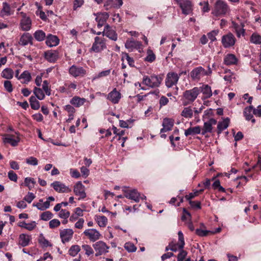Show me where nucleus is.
Returning <instances> with one entry per match:
<instances>
[{
	"instance_id": "nucleus-1",
	"label": "nucleus",
	"mask_w": 261,
	"mask_h": 261,
	"mask_svg": "<svg viewBox=\"0 0 261 261\" xmlns=\"http://www.w3.org/2000/svg\"><path fill=\"white\" fill-rule=\"evenodd\" d=\"M229 12V7L225 1L217 0L214 4L212 13L216 16H222Z\"/></svg>"
},
{
	"instance_id": "nucleus-2",
	"label": "nucleus",
	"mask_w": 261,
	"mask_h": 261,
	"mask_svg": "<svg viewBox=\"0 0 261 261\" xmlns=\"http://www.w3.org/2000/svg\"><path fill=\"white\" fill-rule=\"evenodd\" d=\"M212 72V70L209 66L207 70H205L201 66H199L194 68L191 71L190 75L193 80L199 81L205 76L211 75Z\"/></svg>"
},
{
	"instance_id": "nucleus-3",
	"label": "nucleus",
	"mask_w": 261,
	"mask_h": 261,
	"mask_svg": "<svg viewBox=\"0 0 261 261\" xmlns=\"http://www.w3.org/2000/svg\"><path fill=\"white\" fill-rule=\"evenodd\" d=\"M162 82V78L155 74L150 76L144 75L142 80L143 84L151 88L159 87Z\"/></svg>"
},
{
	"instance_id": "nucleus-4",
	"label": "nucleus",
	"mask_w": 261,
	"mask_h": 261,
	"mask_svg": "<svg viewBox=\"0 0 261 261\" xmlns=\"http://www.w3.org/2000/svg\"><path fill=\"white\" fill-rule=\"evenodd\" d=\"M176 4L181 8L182 13L187 15L192 13L193 10V4L189 0H174Z\"/></svg>"
},
{
	"instance_id": "nucleus-5",
	"label": "nucleus",
	"mask_w": 261,
	"mask_h": 261,
	"mask_svg": "<svg viewBox=\"0 0 261 261\" xmlns=\"http://www.w3.org/2000/svg\"><path fill=\"white\" fill-rule=\"evenodd\" d=\"M122 191L125 194V197L136 202L140 201L141 194L136 189L128 190L126 187H122Z\"/></svg>"
},
{
	"instance_id": "nucleus-6",
	"label": "nucleus",
	"mask_w": 261,
	"mask_h": 261,
	"mask_svg": "<svg viewBox=\"0 0 261 261\" xmlns=\"http://www.w3.org/2000/svg\"><path fill=\"white\" fill-rule=\"evenodd\" d=\"M200 93V88L195 87L192 89L185 91L183 93V96L189 102H192Z\"/></svg>"
},
{
	"instance_id": "nucleus-7",
	"label": "nucleus",
	"mask_w": 261,
	"mask_h": 261,
	"mask_svg": "<svg viewBox=\"0 0 261 261\" xmlns=\"http://www.w3.org/2000/svg\"><path fill=\"white\" fill-rule=\"evenodd\" d=\"M96 253L95 256H98L108 252L110 247L103 241H99L93 245Z\"/></svg>"
},
{
	"instance_id": "nucleus-8",
	"label": "nucleus",
	"mask_w": 261,
	"mask_h": 261,
	"mask_svg": "<svg viewBox=\"0 0 261 261\" xmlns=\"http://www.w3.org/2000/svg\"><path fill=\"white\" fill-rule=\"evenodd\" d=\"M19 14L22 17L20 22V29L23 31L30 30L32 27V20L31 18L23 12H21Z\"/></svg>"
},
{
	"instance_id": "nucleus-9",
	"label": "nucleus",
	"mask_w": 261,
	"mask_h": 261,
	"mask_svg": "<svg viewBox=\"0 0 261 261\" xmlns=\"http://www.w3.org/2000/svg\"><path fill=\"white\" fill-rule=\"evenodd\" d=\"M183 72L179 73V74L174 72H169L167 74L165 84L167 87L170 88L175 85L179 80L180 76L182 74Z\"/></svg>"
},
{
	"instance_id": "nucleus-10",
	"label": "nucleus",
	"mask_w": 261,
	"mask_h": 261,
	"mask_svg": "<svg viewBox=\"0 0 261 261\" xmlns=\"http://www.w3.org/2000/svg\"><path fill=\"white\" fill-rule=\"evenodd\" d=\"M236 42L234 36L231 33L223 35L222 37L221 43L224 48L232 47Z\"/></svg>"
},
{
	"instance_id": "nucleus-11",
	"label": "nucleus",
	"mask_w": 261,
	"mask_h": 261,
	"mask_svg": "<svg viewBox=\"0 0 261 261\" xmlns=\"http://www.w3.org/2000/svg\"><path fill=\"white\" fill-rule=\"evenodd\" d=\"M83 233L90 241L93 242L98 240L101 237L100 233L94 228L87 229Z\"/></svg>"
},
{
	"instance_id": "nucleus-12",
	"label": "nucleus",
	"mask_w": 261,
	"mask_h": 261,
	"mask_svg": "<svg viewBox=\"0 0 261 261\" xmlns=\"http://www.w3.org/2000/svg\"><path fill=\"white\" fill-rule=\"evenodd\" d=\"M106 47V45L103 38L96 37L94 38V42L91 48L93 51L98 53Z\"/></svg>"
},
{
	"instance_id": "nucleus-13",
	"label": "nucleus",
	"mask_w": 261,
	"mask_h": 261,
	"mask_svg": "<svg viewBox=\"0 0 261 261\" xmlns=\"http://www.w3.org/2000/svg\"><path fill=\"white\" fill-rule=\"evenodd\" d=\"M73 192L74 194L78 196V199L81 200L86 197L85 187L81 181H78L74 186Z\"/></svg>"
},
{
	"instance_id": "nucleus-14",
	"label": "nucleus",
	"mask_w": 261,
	"mask_h": 261,
	"mask_svg": "<svg viewBox=\"0 0 261 261\" xmlns=\"http://www.w3.org/2000/svg\"><path fill=\"white\" fill-rule=\"evenodd\" d=\"M69 74L74 77H83L86 74V71L82 67L72 65L69 69Z\"/></svg>"
},
{
	"instance_id": "nucleus-15",
	"label": "nucleus",
	"mask_w": 261,
	"mask_h": 261,
	"mask_svg": "<svg viewBox=\"0 0 261 261\" xmlns=\"http://www.w3.org/2000/svg\"><path fill=\"white\" fill-rule=\"evenodd\" d=\"M73 231L72 229L66 228L60 230V236L63 243L68 242L72 238Z\"/></svg>"
},
{
	"instance_id": "nucleus-16",
	"label": "nucleus",
	"mask_w": 261,
	"mask_h": 261,
	"mask_svg": "<svg viewBox=\"0 0 261 261\" xmlns=\"http://www.w3.org/2000/svg\"><path fill=\"white\" fill-rule=\"evenodd\" d=\"M217 121L213 118L210 119L204 123L203 126L201 130L202 135H205L207 133H212L213 130V125H216Z\"/></svg>"
},
{
	"instance_id": "nucleus-17",
	"label": "nucleus",
	"mask_w": 261,
	"mask_h": 261,
	"mask_svg": "<svg viewBox=\"0 0 261 261\" xmlns=\"http://www.w3.org/2000/svg\"><path fill=\"white\" fill-rule=\"evenodd\" d=\"M174 123V120L172 118H165L163 120V128L161 129V133H165L172 129Z\"/></svg>"
},
{
	"instance_id": "nucleus-18",
	"label": "nucleus",
	"mask_w": 261,
	"mask_h": 261,
	"mask_svg": "<svg viewBox=\"0 0 261 261\" xmlns=\"http://www.w3.org/2000/svg\"><path fill=\"white\" fill-rule=\"evenodd\" d=\"M142 43L138 41H135L133 39H128L125 43V47L129 51H133L134 49L141 48Z\"/></svg>"
},
{
	"instance_id": "nucleus-19",
	"label": "nucleus",
	"mask_w": 261,
	"mask_h": 261,
	"mask_svg": "<svg viewBox=\"0 0 261 261\" xmlns=\"http://www.w3.org/2000/svg\"><path fill=\"white\" fill-rule=\"evenodd\" d=\"M51 186L54 190L59 193L68 192L71 191V190L64 184L60 181H55L51 184Z\"/></svg>"
},
{
	"instance_id": "nucleus-20",
	"label": "nucleus",
	"mask_w": 261,
	"mask_h": 261,
	"mask_svg": "<svg viewBox=\"0 0 261 261\" xmlns=\"http://www.w3.org/2000/svg\"><path fill=\"white\" fill-rule=\"evenodd\" d=\"M102 35L103 36H106L114 41L117 39V35L115 31L108 24L105 26L104 30L102 31Z\"/></svg>"
},
{
	"instance_id": "nucleus-21",
	"label": "nucleus",
	"mask_w": 261,
	"mask_h": 261,
	"mask_svg": "<svg viewBox=\"0 0 261 261\" xmlns=\"http://www.w3.org/2000/svg\"><path fill=\"white\" fill-rule=\"evenodd\" d=\"M96 16L95 20L97 22V28L100 29L104 25L109 17V15L107 12H103L97 13Z\"/></svg>"
},
{
	"instance_id": "nucleus-22",
	"label": "nucleus",
	"mask_w": 261,
	"mask_h": 261,
	"mask_svg": "<svg viewBox=\"0 0 261 261\" xmlns=\"http://www.w3.org/2000/svg\"><path fill=\"white\" fill-rule=\"evenodd\" d=\"M121 93L114 88L108 96L107 99L111 101L113 103L116 104L118 103L121 98Z\"/></svg>"
},
{
	"instance_id": "nucleus-23",
	"label": "nucleus",
	"mask_w": 261,
	"mask_h": 261,
	"mask_svg": "<svg viewBox=\"0 0 261 261\" xmlns=\"http://www.w3.org/2000/svg\"><path fill=\"white\" fill-rule=\"evenodd\" d=\"M44 58L48 62H55L59 58V54L56 50H48L44 53Z\"/></svg>"
},
{
	"instance_id": "nucleus-24",
	"label": "nucleus",
	"mask_w": 261,
	"mask_h": 261,
	"mask_svg": "<svg viewBox=\"0 0 261 261\" xmlns=\"http://www.w3.org/2000/svg\"><path fill=\"white\" fill-rule=\"evenodd\" d=\"M33 37L32 35L29 33L23 34L21 36L19 44L22 46H25L29 44H32Z\"/></svg>"
},
{
	"instance_id": "nucleus-25",
	"label": "nucleus",
	"mask_w": 261,
	"mask_h": 261,
	"mask_svg": "<svg viewBox=\"0 0 261 261\" xmlns=\"http://www.w3.org/2000/svg\"><path fill=\"white\" fill-rule=\"evenodd\" d=\"M14 10L12 9L10 5L6 2L3 3V8L1 11L2 17L10 16L14 13Z\"/></svg>"
},
{
	"instance_id": "nucleus-26",
	"label": "nucleus",
	"mask_w": 261,
	"mask_h": 261,
	"mask_svg": "<svg viewBox=\"0 0 261 261\" xmlns=\"http://www.w3.org/2000/svg\"><path fill=\"white\" fill-rule=\"evenodd\" d=\"M12 135H6L3 138V142L4 143L10 144L13 146L17 145L18 143L19 142L20 139L18 137H17L15 139H14Z\"/></svg>"
},
{
	"instance_id": "nucleus-27",
	"label": "nucleus",
	"mask_w": 261,
	"mask_h": 261,
	"mask_svg": "<svg viewBox=\"0 0 261 261\" xmlns=\"http://www.w3.org/2000/svg\"><path fill=\"white\" fill-rule=\"evenodd\" d=\"M59 43V39L56 36L49 34L46 37V44L47 46H55L58 45Z\"/></svg>"
},
{
	"instance_id": "nucleus-28",
	"label": "nucleus",
	"mask_w": 261,
	"mask_h": 261,
	"mask_svg": "<svg viewBox=\"0 0 261 261\" xmlns=\"http://www.w3.org/2000/svg\"><path fill=\"white\" fill-rule=\"evenodd\" d=\"M32 239L31 236L22 233L19 235V244L22 247H25L29 245Z\"/></svg>"
},
{
	"instance_id": "nucleus-29",
	"label": "nucleus",
	"mask_w": 261,
	"mask_h": 261,
	"mask_svg": "<svg viewBox=\"0 0 261 261\" xmlns=\"http://www.w3.org/2000/svg\"><path fill=\"white\" fill-rule=\"evenodd\" d=\"M237 62L238 59L233 54H227L224 59V63L226 65H235Z\"/></svg>"
},
{
	"instance_id": "nucleus-30",
	"label": "nucleus",
	"mask_w": 261,
	"mask_h": 261,
	"mask_svg": "<svg viewBox=\"0 0 261 261\" xmlns=\"http://www.w3.org/2000/svg\"><path fill=\"white\" fill-rule=\"evenodd\" d=\"M200 88V92H202L204 99L208 98L212 95V92L211 87L208 85H203Z\"/></svg>"
},
{
	"instance_id": "nucleus-31",
	"label": "nucleus",
	"mask_w": 261,
	"mask_h": 261,
	"mask_svg": "<svg viewBox=\"0 0 261 261\" xmlns=\"http://www.w3.org/2000/svg\"><path fill=\"white\" fill-rule=\"evenodd\" d=\"M86 101L84 98H81L79 96H74L70 100V103L76 107H80L83 106Z\"/></svg>"
},
{
	"instance_id": "nucleus-32",
	"label": "nucleus",
	"mask_w": 261,
	"mask_h": 261,
	"mask_svg": "<svg viewBox=\"0 0 261 261\" xmlns=\"http://www.w3.org/2000/svg\"><path fill=\"white\" fill-rule=\"evenodd\" d=\"M201 127L199 126L191 127L185 130V135L186 136H188L189 135L199 134L200 133H201Z\"/></svg>"
},
{
	"instance_id": "nucleus-33",
	"label": "nucleus",
	"mask_w": 261,
	"mask_h": 261,
	"mask_svg": "<svg viewBox=\"0 0 261 261\" xmlns=\"http://www.w3.org/2000/svg\"><path fill=\"white\" fill-rule=\"evenodd\" d=\"M94 219L100 227H105L108 223V219L106 217L104 216L96 215Z\"/></svg>"
},
{
	"instance_id": "nucleus-34",
	"label": "nucleus",
	"mask_w": 261,
	"mask_h": 261,
	"mask_svg": "<svg viewBox=\"0 0 261 261\" xmlns=\"http://www.w3.org/2000/svg\"><path fill=\"white\" fill-rule=\"evenodd\" d=\"M193 115V109L191 107L184 108L181 112V115L186 118H191Z\"/></svg>"
},
{
	"instance_id": "nucleus-35",
	"label": "nucleus",
	"mask_w": 261,
	"mask_h": 261,
	"mask_svg": "<svg viewBox=\"0 0 261 261\" xmlns=\"http://www.w3.org/2000/svg\"><path fill=\"white\" fill-rule=\"evenodd\" d=\"M229 119L227 118L221 122H219L217 126L218 133L220 134L223 130L228 126Z\"/></svg>"
},
{
	"instance_id": "nucleus-36",
	"label": "nucleus",
	"mask_w": 261,
	"mask_h": 261,
	"mask_svg": "<svg viewBox=\"0 0 261 261\" xmlns=\"http://www.w3.org/2000/svg\"><path fill=\"white\" fill-rule=\"evenodd\" d=\"M1 75L4 79L11 80L13 77L14 72L12 69L6 68L3 70Z\"/></svg>"
},
{
	"instance_id": "nucleus-37",
	"label": "nucleus",
	"mask_w": 261,
	"mask_h": 261,
	"mask_svg": "<svg viewBox=\"0 0 261 261\" xmlns=\"http://www.w3.org/2000/svg\"><path fill=\"white\" fill-rule=\"evenodd\" d=\"M250 41L256 45H261V36L257 33H253L250 37Z\"/></svg>"
},
{
	"instance_id": "nucleus-38",
	"label": "nucleus",
	"mask_w": 261,
	"mask_h": 261,
	"mask_svg": "<svg viewBox=\"0 0 261 261\" xmlns=\"http://www.w3.org/2000/svg\"><path fill=\"white\" fill-rule=\"evenodd\" d=\"M253 111V106H249L245 108L244 115L247 121H249L253 117L252 112Z\"/></svg>"
},
{
	"instance_id": "nucleus-39",
	"label": "nucleus",
	"mask_w": 261,
	"mask_h": 261,
	"mask_svg": "<svg viewBox=\"0 0 261 261\" xmlns=\"http://www.w3.org/2000/svg\"><path fill=\"white\" fill-rule=\"evenodd\" d=\"M31 79H32V77H31V74L27 70L23 71L20 75V80L22 79L23 80V81L22 82V83H24V84H28L29 82L31 81Z\"/></svg>"
},
{
	"instance_id": "nucleus-40",
	"label": "nucleus",
	"mask_w": 261,
	"mask_h": 261,
	"mask_svg": "<svg viewBox=\"0 0 261 261\" xmlns=\"http://www.w3.org/2000/svg\"><path fill=\"white\" fill-rule=\"evenodd\" d=\"M30 103L32 109L37 110L40 108V103L35 96H32L30 97Z\"/></svg>"
},
{
	"instance_id": "nucleus-41",
	"label": "nucleus",
	"mask_w": 261,
	"mask_h": 261,
	"mask_svg": "<svg viewBox=\"0 0 261 261\" xmlns=\"http://www.w3.org/2000/svg\"><path fill=\"white\" fill-rule=\"evenodd\" d=\"M33 206L36 207L40 211H44L49 207L50 203L49 202V201H46L43 202V203H41V202H38L36 204L33 203Z\"/></svg>"
},
{
	"instance_id": "nucleus-42",
	"label": "nucleus",
	"mask_w": 261,
	"mask_h": 261,
	"mask_svg": "<svg viewBox=\"0 0 261 261\" xmlns=\"http://www.w3.org/2000/svg\"><path fill=\"white\" fill-rule=\"evenodd\" d=\"M35 39L38 41H42L45 39V33L42 30H37L34 34Z\"/></svg>"
},
{
	"instance_id": "nucleus-43",
	"label": "nucleus",
	"mask_w": 261,
	"mask_h": 261,
	"mask_svg": "<svg viewBox=\"0 0 261 261\" xmlns=\"http://www.w3.org/2000/svg\"><path fill=\"white\" fill-rule=\"evenodd\" d=\"M33 93L35 96L39 100H43L45 97L43 91L39 88L35 87L33 90Z\"/></svg>"
},
{
	"instance_id": "nucleus-44",
	"label": "nucleus",
	"mask_w": 261,
	"mask_h": 261,
	"mask_svg": "<svg viewBox=\"0 0 261 261\" xmlns=\"http://www.w3.org/2000/svg\"><path fill=\"white\" fill-rule=\"evenodd\" d=\"M155 59V56L154 54L153 53V51L150 50L148 49L147 51V56L145 58V60L146 61L149 62H152L154 61Z\"/></svg>"
},
{
	"instance_id": "nucleus-45",
	"label": "nucleus",
	"mask_w": 261,
	"mask_h": 261,
	"mask_svg": "<svg viewBox=\"0 0 261 261\" xmlns=\"http://www.w3.org/2000/svg\"><path fill=\"white\" fill-rule=\"evenodd\" d=\"M35 184V181L34 178L31 177H26L24 179V185L28 187L30 190L33 188Z\"/></svg>"
},
{
	"instance_id": "nucleus-46",
	"label": "nucleus",
	"mask_w": 261,
	"mask_h": 261,
	"mask_svg": "<svg viewBox=\"0 0 261 261\" xmlns=\"http://www.w3.org/2000/svg\"><path fill=\"white\" fill-rule=\"evenodd\" d=\"M124 247L129 252H134L137 250V247L133 243L130 242L126 243Z\"/></svg>"
},
{
	"instance_id": "nucleus-47",
	"label": "nucleus",
	"mask_w": 261,
	"mask_h": 261,
	"mask_svg": "<svg viewBox=\"0 0 261 261\" xmlns=\"http://www.w3.org/2000/svg\"><path fill=\"white\" fill-rule=\"evenodd\" d=\"M53 217V214L49 211H46L43 212L40 215V218L44 221H48L51 219Z\"/></svg>"
},
{
	"instance_id": "nucleus-48",
	"label": "nucleus",
	"mask_w": 261,
	"mask_h": 261,
	"mask_svg": "<svg viewBox=\"0 0 261 261\" xmlns=\"http://www.w3.org/2000/svg\"><path fill=\"white\" fill-rule=\"evenodd\" d=\"M80 251V248L78 245H73L71 247L69 250V254L72 256H75Z\"/></svg>"
},
{
	"instance_id": "nucleus-49",
	"label": "nucleus",
	"mask_w": 261,
	"mask_h": 261,
	"mask_svg": "<svg viewBox=\"0 0 261 261\" xmlns=\"http://www.w3.org/2000/svg\"><path fill=\"white\" fill-rule=\"evenodd\" d=\"M178 248L179 249H183L185 246L184 237L182 232L181 231H179L178 232Z\"/></svg>"
},
{
	"instance_id": "nucleus-50",
	"label": "nucleus",
	"mask_w": 261,
	"mask_h": 261,
	"mask_svg": "<svg viewBox=\"0 0 261 261\" xmlns=\"http://www.w3.org/2000/svg\"><path fill=\"white\" fill-rule=\"evenodd\" d=\"M82 249L85 252V254L87 256H90L94 253V251L92 248L89 245H82Z\"/></svg>"
},
{
	"instance_id": "nucleus-51",
	"label": "nucleus",
	"mask_w": 261,
	"mask_h": 261,
	"mask_svg": "<svg viewBox=\"0 0 261 261\" xmlns=\"http://www.w3.org/2000/svg\"><path fill=\"white\" fill-rule=\"evenodd\" d=\"M70 212L65 209H62L58 214V216L62 219H67L70 216Z\"/></svg>"
},
{
	"instance_id": "nucleus-52",
	"label": "nucleus",
	"mask_w": 261,
	"mask_h": 261,
	"mask_svg": "<svg viewBox=\"0 0 261 261\" xmlns=\"http://www.w3.org/2000/svg\"><path fill=\"white\" fill-rule=\"evenodd\" d=\"M61 224L60 221L57 219L50 220L49 222V228L53 229L59 227Z\"/></svg>"
},
{
	"instance_id": "nucleus-53",
	"label": "nucleus",
	"mask_w": 261,
	"mask_h": 261,
	"mask_svg": "<svg viewBox=\"0 0 261 261\" xmlns=\"http://www.w3.org/2000/svg\"><path fill=\"white\" fill-rule=\"evenodd\" d=\"M26 163L30 165L36 166L38 164V160L33 156H30L25 160Z\"/></svg>"
},
{
	"instance_id": "nucleus-54",
	"label": "nucleus",
	"mask_w": 261,
	"mask_h": 261,
	"mask_svg": "<svg viewBox=\"0 0 261 261\" xmlns=\"http://www.w3.org/2000/svg\"><path fill=\"white\" fill-rule=\"evenodd\" d=\"M218 30H213L207 33V35L211 41L213 42L216 40V36L218 35Z\"/></svg>"
},
{
	"instance_id": "nucleus-55",
	"label": "nucleus",
	"mask_w": 261,
	"mask_h": 261,
	"mask_svg": "<svg viewBox=\"0 0 261 261\" xmlns=\"http://www.w3.org/2000/svg\"><path fill=\"white\" fill-rule=\"evenodd\" d=\"M4 86L5 90L10 93L13 91V86L11 82L10 81H5L4 83Z\"/></svg>"
},
{
	"instance_id": "nucleus-56",
	"label": "nucleus",
	"mask_w": 261,
	"mask_h": 261,
	"mask_svg": "<svg viewBox=\"0 0 261 261\" xmlns=\"http://www.w3.org/2000/svg\"><path fill=\"white\" fill-rule=\"evenodd\" d=\"M110 72H111V71L110 69L102 71L99 72L97 75L95 76L93 78L92 80L93 81V80H95L97 79H99L101 77L107 76L110 74Z\"/></svg>"
},
{
	"instance_id": "nucleus-57",
	"label": "nucleus",
	"mask_w": 261,
	"mask_h": 261,
	"mask_svg": "<svg viewBox=\"0 0 261 261\" xmlns=\"http://www.w3.org/2000/svg\"><path fill=\"white\" fill-rule=\"evenodd\" d=\"M42 88L47 95H50V89L48 87V83L47 81L45 80L43 82Z\"/></svg>"
},
{
	"instance_id": "nucleus-58",
	"label": "nucleus",
	"mask_w": 261,
	"mask_h": 261,
	"mask_svg": "<svg viewBox=\"0 0 261 261\" xmlns=\"http://www.w3.org/2000/svg\"><path fill=\"white\" fill-rule=\"evenodd\" d=\"M35 196L33 193L29 192L28 194L25 196L23 200L28 202L29 203H30L35 199Z\"/></svg>"
},
{
	"instance_id": "nucleus-59",
	"label": "nucleus",
	"mask_w": 261,
	"mask_h": 261,
	"mask_svg": "<svg viewBox=\"0 0 261 261\" xmlns=\"http://www.w3.org/2000/svg\"><path fill=\"white\" fill-rule=\"evenodd\" d=\"M8 176L10 180L16 182L17 180L18 176L17 174L12 170L9 171Z\"/></svg>"
},
{
	"instance_id": "nucleus-60",
	"label": "nucleus",
	"mask_w": 261,
	"mask_h": 261,
	"mask_svg": "<svg viewBox=\"0 0 261 261\" xmlns=\"http://www.w3.org/2000/svg\"><path fill=\"white\" fill-rule=\"evenodd\" d=\"M39 242L43 245L44 247L50 246V243L44 238L42 234H40L39 237Z\"/></svg>"
},
{
	"instance_id": "nucleus-61",
	"label": "nucleus",
	"mask_w": 261,
	"mask_h": 261,
	"mask_svg": "<svg viewBox=\"0 0 261 261\" xmlns=\"http://www.w3.org/2000/svg\"><path fill=\"white\" fill-rule=\"evenodd\" d=\"M187 255V251L184 250L182 249H181L177 255V261H183Z\"/></svg>"
},
{
	"instance_id": "nucleus-62",
	"label": "nucleus",
	"mask_w": 261,
	"mask_h": 261,
	"mask_svg": "<svg viewBox=\"0 0 261 261\" xmlns=\"http://www.w3.org/2000/svg\"><path fill=\"white\" fill-rule=\"evenodd\" d=\"M203 191V189H200L199 191H196L193 193H191L189 195L186 196V198L188 200H190L195 196H197L199 193H201Z\"/></svg>"
},
{
	"instance_id": "nucleus-63",
	"label": "nucleus",
	"mask_w": 261,
	"mask_h": 261,
	"mask_svg": "<svg viewBox=\"0 0 261 261\" xmlns=\"http://www.w3.org/2000/svg\"><path fill=\"white\" fill-rule=\"evenodd\" d=\"M24 225H25L24 228L30 231L34 229L36 226V224L35 221L28 224L24 223Z\"/></svg>"
},
{
	"instance_id": "nucleus-64",
	"label": "nucleus",
	"mask_w": 261,
	"mask_h": 261,
	"mask_svg": "<svg viewBox=\"0 0 261 261\" xmlns=\"http://www.w3.org/2000/svg\"><path fill=\"white\" fill-rule=\"evenodd\" d=\"M169 102V99L165 96H162L159 101L160 107L166 106Z\"/></svg>"
}]
</instances>
